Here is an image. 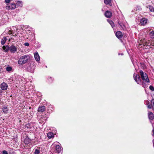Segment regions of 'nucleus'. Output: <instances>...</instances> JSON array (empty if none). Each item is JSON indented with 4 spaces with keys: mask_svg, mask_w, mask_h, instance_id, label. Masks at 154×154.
Returning <instances> with one entry per match:
<instances>
[{
    "mask_svg": "<svg viewBox=\"0 0 154 154\" xmlns=\"http://www.w3.org/2000/svg\"><path fill=\"white\" fill-rule=\"evenodd\" d=\"M30 59V57L29 55H26L20 57L18 60V63L23 65L27 63Z\"/></svg>",
    "mask_w": 154,
    "mask_h": 154,
    "instance_id": "obj_1",
    "label": "nucleus"
},
{
    "mask_svg": "<svg viewBox=\"0 0 154 154\" xmlns=\"http://www.w3.org/2000/svg\"><path fill=\"white\" fill-rule=\"evenodd\" d=\"M138 43L139 45L138 47L140 48H143V49H149L150 48L149 46L147 45L144 39H142L138 42Z\"/></svg>",
    "mask_w": 154,
    "mask_h": 154,
    "instance_id": "obj_2",
    "label": "nucleus"
},
{
    "mask_svg": "<svg viewBox=\"0 0 154 154\" xmlns=\"http://www.w3.org/2000/svg\"><path fill=\"white\" fill-rule=\"evenodd\" d=\"M134 78L135 81L137 84L142 85L143 87H145V83L140 79V77L139 75H138L136 74H134Z\"/></svg>",
    "mask_w": 154,
    "mask_h": 154,
    "instance_id": "obj_3",
    "label": "nucleus"
},
{
    "mask_svg": "<svg viewBox=\"0 0 154 154\" xmlns=\"http://www.w3.org/2000/svg\"><path fill=\"white\" fill-rule=\"evenodd\" d=\"M140 73L143 81H145V82H149L147 75L145 72H143L142 70H140Z\"/></svg>",
    "mask_w": 154,
    "mask_h": 154,
    "instance_id": "obj_4",
    "label": "nucleus"
},
{
    "mask_svg": "<svg viewBox=\"0 0 154 154\" xmlns=\"http://www.w3.org/2000/svg\"><path fill=\"white\" fill-rule=\"evenodd\" d=\"M16 5L14 3H11L9 5H7L5 7V8L6 10H10L11 9H14L16 8Z\"/></svg>",
    "mask_w": 154,
    "mask_h": 154,
    "instance_id": "obj_5",
    "label": "nucleus"
},
{
    "mask_svg": "<svg viewBox=\"0 0 154 154\" xmlns=\"http://www.w3.org/2000/svg\"><path fill=\"white\" fill-rule=\"evenodd\" d=\"M0 87L2 90L5 91L7 89L8 85L6 83L3 82L1 84Z\"/></svg>",
    "mask_w": 154,
    "mask_h": 154,
    "instance_id": "obj_6",
    "label": "nucleus"
},
{
    "mask_svg": "<svg viewBox=\"0 0 154 154\" xmlns=\"http://www.w3.org/2000/svg\"><path fill=\"white\" fill-rule=\"evenodd\" d=\"M61 151L62 149L60 146L58 145H56L55 148V153H59L61 152Z\"/></svg>",
    "mask_w": 154,
    "mask_h": 154,
    "instance_id": "obj_7",
    "label": "nucleus"
},
{
    "mask_svg": "<svg viewBox=\"0 0 154 154\" xmlns=\"http://www.w3.org/2000/svg\"><path fill=\"white\" fill-rule=\"evenodd\" d=\"M147 10L149 9L151 12V14L154 16V8L151 5H149L146 7Z\"/></svg>",
    "mask_w": 154,
    "mask_h": 154,
    "instance_id": "obj_8",
    "label": "nucleus"
},
{
    "mask_svg": "<svg viewBox=\"0 0 154 154\" xmlns=\"http://www.w3.org/2000/svg\"><path fill=\"white\" fill-rule=\"evenodd\" d=\"M34 66L33 64H30L29 66L27 67V70L32 73L34 71Z\"/></svg>",
    "mask_w": 154,
    "mask_h": 154,
    "instance_id": "obj_9",
    "label": "nucleus"
},
{
    "mask_svg": "<svg viewBox=\"0 0 154 154\" xmlns=\"http://www.w3.org/2000/svg\"><path fill=\"white\" fill-rule=\"evenodd\" d=\"M9 49L12 53H14L17 51L16 47L13 45L9 47Z\"/></svg>",
    "mask_w": 154,
    "mask_h": 154,
    "instance_id": "obj_10",
    "label": "nucleus"
},
{
    "mask_svg": "<svg viewBox=\"0 0 154 154\" xmlns=\"http://www.w3.org/2000/svg\"><path fill=\"white\" fill-rule=\"evenodd\" d=\"M148 115L149 120H153L154 119V115L152 112H149Z\"/></svg>",
    "mask_w": 154,
    "mask_h": 154,
    "instance_id": "obj_11",
    "label": "nucleus"
},
{
    "mask_svg": "<svg viewBox=\"0 0 154 154\" xmlns=\"http://www.w3.org/2000/svg\"><path fill=\"white\" fill-rule=\"evenodd\" d=\"M116 36L119 38H122V34L120 31H117L116 33Z\"/></svg>",
    "mask_w": 154,
    "mask_h": 154,
    "instance_id": "obj_12",
    "label": "nucleus"
},
{
    "mask_svg": "<svg viewBox=\"0 0 154 154\" xmlns=\"http://www.w3.org/2000/svg\"><path fill=\"white\" fill-rule=\"evenodd\" d=\"M147 20L145 18H143L140 20V23L142 25H144L147 23Z\"/></svg>",
    "mask_w": 154,
    "mask_h": 154,
    "instance_id": "obj_13",
    "label": "nucleus"
},
{
    "mask_svg": "<svg viewBox=\"0 0 154 154\" xmlns=\"http://www.w3.org/2000/svg\"><path fill=\"white\" fill-rule=\"evenodd\" d=\"M105 15L106 17L110 18L112 16V13L109 11H106L105 13Z\"/></svg>",
    "mask_w": 154,
    "mask_h": 154,
    "instance_id": "obj_14",
    "label": "nucleus"
},
{
    "mask_svg": "<svg viewBox=\"0 0 154 154\" xmlns=\"http://www.w3.org/2000/svg\"><path fill=\"white\" fill-rule=\"evenodd\" d=\"M35 59L37 61H39L40 60V57L37 52L35 53L34 54Z\"/></svg>",
    "mask_w": 154,
    "mask_h": 154,
    "instance_id": "obj_15",
    "label": "nucleus"
},
{
    "mask_svg": "<svg viewBox=\"0 0 154 154\" xmlns=\"http://www.w3.org/2000/svg\"><path fill=\"white\" fill-rule=\"evenodd\" d=\"M45 107L44 106H40L38 109V111L39 112H42L45 110Z\"/></svg>",
    "mask_w": 154,
    "mask_h": 154,
    "instance_id": "obj_16",
    "label": "nucleus"
},
{
    "mask_svg": "<svg viewBox=\"0 0 154 154\" xmlns=\"http://www.w3.org/2000/svg\"><path fill=\"white\" fill-rule=\"evenodd\" d=\"M112 1V0H104V3L106 5H109L110 6H111Z\"/></svg>",
    "mask_w": 154,
    "mask_h": 154,
    "instance_id": "obj_17",
    "label": "nucleus"
},
{
    "mask_svg": "<svg viewBox=\"0 0 154 154\" xmlns=\"http://www.w3.org/2000/svg\"><path fill=\"white\" fill-rule=\"evenodd\" d=\"M31 141L30 139L29 138L26 137L24 140V142L26 144H28Z\"/></svg>",
    "mask_w": 154,
    "mask_h": 154,
    "instance_id": "obj_18",
    "label": "nucleus"
},
{
    "mask_svg": "<svg viewBox=\"0 0 154 154\" xmlns=\"http://www.w3.org/2000/svg\"><path fill=\"white\" fill-rule=\"evenodd\" d=\"M47 136L49 138H51L54 137V134L52 132H49L48 133Z\"/></svg>",
    "mask_w": 154,
    "mask_h": 154,
    "instance_id": "obj_19",
    "label": "nucleus"
},
{
    "mask_svg": "<svg viewBox=\"0 0 154 154\" xmlns=\"http://www.w3.org/2000/svg\"><path fill=\"white\" fill-rule=\"evenodd\" d=\"M7 39L6 37H4V38L2 39L1 41V44L3 45L5 44L6 41Z\"/></svg>",
    "mask_w": 154,
    "mask_h": 154,
    "instance_id": "obj_20",
    "label": "nucleus"
},
{
    "mask_svg": "<svg viewBox=\"0 0 154 154\" xmlns=\"http://www.w3.org/2000/svg\"><path fill=\"white\" fill-rule=\"evenodd\" d=\"M3 112L5 113H7L8 112V109L7 107H4L3 108Z\"/></svg>",
    "mask_w": 154,
    "mask_h": 154,
    "instance_id": "obj_21",
    "label": "nucleus"
},
{
    "mask_svg": "<svg viewBox=\"0 0 154 154\" xmlns=\"http://www.w3.org/2000/svg\"><path fill=\"white\" fill-rule=\"evenodd\" d=\"M108 21L109 23V24L111 25L112 27L113 28L114 27L115 25L114 23L111 20H108Z\"/></svg>",
    "mask_w": 154,
    "mask_h": 154,
    "instance_id": "obj_22",
    "label": "nucleus"
},
{
    "mask_svg": "<svg viewBox=\"0 0 154 154\" xmlns=\"http://www.w3.org/2000/svg\"><path fill=\"white\" fill-rule=\"evenodd\" d=\"M3 49L5 50V51L6 52H7L8 51L9 49V47L8 48H6V47L5 46H3L2 47Z\"/></svg>",
    "mask_w": 154,
    "mask_h": 154,
    "instance_id": "obj_23",
    "label": "nucleus"
},
{
    "mask_svg": "<svg viewBox=\"0 0 154 154\" xmlns=\"http://www.w3.org/2000/svg\"><path fill=\"white\" fill-rule=\"evenodd\" d=\"M150 35L151 38H154V31H152L150 32Z\"/></svg>",
    "mask_w": 154,
    "mask_h": 154,
    "instance_id": "obj_24",
    "label": "nucleus"
},
{
    "mask_svg": "<svg viewBox=\"0 0 154 154\" xmlns=\"http://www.w3.org/2000/svg\"><path fill=\"white\" fill-rule=\"evenodd\" d=\"M17 3L19 5L20 7H22V2L20 1H17Z\"/></svg>",
    "mask_w": 154,
    "mask_h": 154,
    "instance_id": "obj_25",
    "label": "nucleus"
},
{
    "mask_svg": "<svg viewBox=\"0 0 154 154\" xmlns=\"http://www.w3.org/2000/svg\"><path fill=\"white\" fill-rule=\"evenodd\" d=\"M12 70V68L11 67H8L6 68V70L8 71H11Z\"/></svg>",
    "mask_w": 154,
    "mask_h": 154,
    "instance_id": "obj_26",
    "label": "nucleus"
},
{
    "mask_svg": "<svg viewBox=\"0 0 154 154\" xmlns=\"http://www.w3.org/2000/svg\"><path fill=\"white\" fill-rule=\"evenodd\" d=\"M39 151L37 149H35V154H38L39 153Z\"/></svg>",
    "mask_w": 154,
    "mask_h": 154,
    "instance_id": "obj_27",
    "label": "nucleus"
},
{
    "mask_svg": "<svg viewBox=\"0 0 154 154\" xmlns=\"http://www.w3.org/2000/svg\"><path fill=\"white\" fill-rule=\"evenodd\" d=\"M149 89L152 91H154V88L151 85L149 86Z\"/></svg>",
    "mask_w": 154,
    "mask_h": 154,
    "instance_id": "obj_28",
    "label": "nucleus"
},
{
    "mask_svg": "<svg viewBox=\"0 0 154 154\" xmlns=\"http://www.w3.org/2000/svg\"><path fill=\"white\" fill-rule=\"evenodd\" d=\"M11 1V0H5V2L6 4L9 3Z\"/></svg>",
    "mask_w": 154,
    "mask_h": 154,
    "instance_id": "obj_29",
    "label": "nucleus"
},
{
    "mask_svg": "<svg viewBox=\"0 0 154 154\" xmlns=\"http://www.w3.org/2000/svg\"><path fill=\"white\" fill-rule=\"evenodd\" d=\"M152 105L150 104H148L147 105V107L149 109H151L152 108Z\"/></svg>",
    "mask_w": 154,
    "mask_h": 154,
    "instance_id": "obj_30",
    "label": "nucleus"
},
{
    "mask_svg": "<svg viewBox=\"0 0 154 154\" xmlns=\"http://www.w3.org/2000/svg\"><path fill=\"white\" fill-rule=\"evenodd\" d=\"M3 154H8L7 151L3 150L2 152Z\"/></svg>",
    "mask_w": 154,
    "mask_h": 154,
    "instance_id": "obj_31",
    "label": "nucleus"
},
{
    "mask_svg": "<svg viewBox=\"0 0 154 154\" xmlns=\"http://www.w3.org/2000/svg\"><path fill=\"white\" fill-rule=\"evenodd\" d=\"M144 103L147 105H148V104H149V101H148V100H145L144 102Z\"/></svg>",
    "mask_w": 154,
    "mask_h": 154,
    "instance_id": "obj_32",
    "label": "nucleus"
},
{
    "mask_svg": "<svg viewBox=\"0 0 154 154\" xmlns=\"http://www.w3.org/2000/svg\"><path fill=\"white\" fill-rule=\"evenodd\" d=\"M151 102L152 103V106H154V100L152 99L151 100Z\"/></svg>",
    "mask_w": 154,
    "mask_h": 154,
    "instance_id": "obj_33",
    "label": "nucleus"
},
{
    "mask_svg": "<svg viewBox=\"0 0 154 154\" xmlns=\"http://www.w3.org/2000/svg\"><path fill=\"white\" fill-rule=\"evenodd\" d=\"M24 45L25 46H28L29 45V44L28 42H26L24 43Z\"/></svg>",
    "mask_w": 154,
    "mask_h": 154,
    "instance_id": "obj_34",
    "label": "nucleus"
},
{
    "mask_svg": "<svg viewBox=\"0 0 154 154\" xmlns=\"http://www.w3.org/2000/svg\"><path fill=\"white\" fill-rule=\"evenodd\" d=\"M137 8H138V10H140L141 9L140 7L139 6H137Z\"/></svg>",
    "mask_w": 154,
    "mask_h": 154,
    "instance_id": "obj_35",
    "label": "nucleus"
},
{
    "mask_svg": "<svg viewBox=\"0 0 154 154\" xmlns=\"http://www.w3.org/2000/svg\"><path fill=\"white\" fill-rule=\"evenodd\" d=\"M8 34H11L12 33V31L11 30H9L8 32Z\"/></svg>",
    "mask_w": 154,
    "mask_h": 154,
    "instance_id": "obj_36",
    "label": "nucleus"
},
{
    "mask_svg": "<svg viewBox=\"0 0 154 154\" xmlns=\"http://www.w3.org/2000/svg\"><path fill=\"white\" fill-rule=\"evenodd\" d=\"M151 45L152 46H154V42H152L151 43Z\"/></svg>",
    "mask_w": 154,
    "mask_h": 154,
    "instance_id": "obj_37",
    "label": "nucleus"
},
{
    "mask_svg": "<svg viewBox=\"0 0 154 154\" xmlns=\"http://www.w3.org/2000/svg\"><path fill=\"white\" fill-rule=\"evenodd\" d=\"M2 89H0V95H1V94L3 92V91H2Z\"/></svg>",
    "mask_w": 154,
    "mask_h": 154,
    "instance_id": "obj_38",
    "label": "nucleus"
},
{
    "mask_svg": "<svg viewBox=\"0 0 154 154\" xmlns=\"http://www.w3.org/2000/svg\"><path fill=\"white\" fill-rule=\"evenodd\" d=\"M152 108L153 110H154V106H152Z\"/></svg>",
    "mask_w": 154,
    "mask_h": 154,
    "instance_id": "obj_39",
    "label": "nucleus"
},
{
    "mask_svg": "<svg viewBox=\"0 0 154 154\" xmlns=\"http://www.w3.org/2000/svg\"><path fill=\"white\" fill-rule=\"evenodd\" d=\"M153 146L154 147V140H153Z\"/></svg>",
    "mask_w": 154,
    "mask_h": 154,
    "instance_id": "obj_40",
    "label": "nucleus"
},
{
    "mask_svg": "<svg viewBox=\"0 0 154 154\" xmlns=\"http://www.w3.org/2000/svg\"><path fill=\"white\" fill-rule=\"evenodd\" d=\"M153 134L154 135V129H153Z\"/></svg>",
    "mask_w": 154,
    "mask_h": 154,
    "instance_id": "obj_41",
    "label": "nucleus"
}]
</instances>
